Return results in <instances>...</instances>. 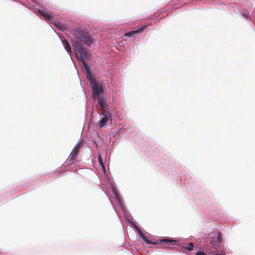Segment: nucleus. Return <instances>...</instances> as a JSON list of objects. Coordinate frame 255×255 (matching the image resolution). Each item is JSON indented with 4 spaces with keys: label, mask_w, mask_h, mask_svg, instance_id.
<instances>
[{
    "label": "nucleus",
    "mask_w": 255,
    "mask_h": 255,
    "mask_svg": "<svg viewBox=\"0 0 255 255\" xmlns=\"http://www.w3.org/2000/svg\"><path fill=\"white\" fill-rule=\"evenodd\" d=\"M73 34L75 38L80 41L85 43L88 46L91 45L93 43L92 37L86 30L80 29H74L73 31Z\"/></svg>",
    "instance_id": "obj_1"
},
{
    "label": "nucleus",
    "mask_w": 255,
    "mask_h": 255,
    "mask_svg": "<svg viewBox=\"0 0 255 255\" xmlns=\"http://www.w3.org/2000/svg\"><path fill=\"white\" fill-rule=\"evenodd\" d=\"M209 243L211 247L217 250L219 244L222 243V234L218 232L217 234L211 233V236L209 238Z\"/></svg>",
    "instance_id": "obj_2"
},
{
    "label": "nucleus",
    "mask_w": 255,
    "mask_h": 255,
    "mask_svg": "<svg viewBox=\"0 0 255 255\" xmlns=\"http://www.w3.org/2000/svg\"><path fill=\"white\" fill-rule=\"evenodd\" d=\"M92 88V96L94 99H96L97 97H100V94L102 93L104 89L102 86L96 81L91 80L90 82Z\"/></svg>",
    "instance_id": "obj_3"
},
{
    "label": "nucleus",
    "mask_w": 255,
    "mask_h": 255,
    "mask_svg": "<svg viewBox=\"0 0 255 255\" xmlns=\"http://www.w3.org/2000/svg\"><path fill=\"white\" fill-rule=\"evenodd\" d=\"M82 146L81 143L77 144L73 149L69 158L67 160V163L69 165L73 164L77 157L80 149Z\"/></svg>",
    "instance_id": "obj_4"
},
{
    "label": "nucleus",
    "mask_w": 255,
    "mask_h": 255,
    "mask_svg": "<svg viewBox=\"0 0 255 255\" xmlns=\"http://www.w3.org/2000/svg\"><path fill=\"white\" fill-rule=\"evenodd\" d=\"M100 116L101 119L99 121L100 127V128H102L105 127L107 122L111 118V114L109 112L106 110H104L103 111H102Z\"/></svg>",
    "instance_id": "obj_5"
},
{
    "label": "nucleus",
    "mask_w": 255,
    "mask_h": 255,
    "mask_svg": "<svg viewBox=\"0 0 255 255\" xmlns=\"http://www.w3.org/2000/svg\"><path fill=\"white\" fill-rule=\"evenodd\" d=\"M160 243H162L161 247L164 248H171V246H175L177 245V241L170 239H162L159 241Z\"/></svg>",
    "instance_id": "obj_6"
},
{
    "label": "nucleus",
    "mask_w": 255,
    "mask_h": 255,
    "mask_svg": "<svg viewBox=\"0 0 255 255\" xmlns=\"http://www.w3.org/2000/svg\"><path fill=\"white\" fill-rule=\"evenodd\" d=\"M147 26L146 25H143L140 27H136L135 28V30H133L130 31L124 34L125 36L126 37H131L134 34H139L141 33L146 27Z\"/></svg>",
    "instance_id": "obj_7"
},
{
    "label": "nucleus",
    "mask_w": 255,
    "mask_h": 255,
    "mask_svg": "<svg viewBox=\"0 0 255 255\" xmlns=\"http://www.w3.org/2000/svg\"><path fill=\"white\" fill-rule=\"evenodd\" d=\"M79 54L81 56V58L83 62H86L85 61L89 58V51L87 49L84 48L82 50L79 52Z\"/></svg>",
    "instance_id": "obj_8"
},
{
    "label": "nucleus",
    "mask_w": 255,
    "mask_h": 255,
    "mask_svg": "<svg viewBox=\"0 0 255 255\" xmlns=\"http://www.w3.org/2000/svg\"><path fill=\"white\" fill-rule=\"evenodd\" d=\"M38 12L43 17L46 21H52V16L51 14H48L47 12L42 10H38Z\"/></svg>",
    "instance_id": "obj_9"
},
{
    "label": "nucleus",
    "mask_w": 255,
    "mask_h": 255,
    "mask_svg": "<svg viewBox=\"0 0 255 255\" xmlns=\"http://www.w3.org/2000/svg\"><path fill=\"white\" fill-rule=\"evenodd\" d=\"M72 44L75 50L78 53L84 48L82 44L77 40L72 41Z\"/></svg>",
    "instance_id": "obj_10"
},
{
    "label": "nucleus",
    "mask_w": 255,
    "mask_h": 255,
    "mask_svg": "<svg viewBox=\"0 0 255 255\" xmlns=\"http://www.w3.org/2000/svg\"><path fill=\"white\" fill-rule=\"evenodd\" d=\"M99 104L100 106L102 111L106 110L105 108L106 106V99L103 96L97 97Z\"/></svg>",
    "instance_id": "obj_11"
},
{
    "label": "nucleus",
    "mask_w": 255,
    "mask_h": 255,
    "mask_svg": "<svg viewBox=\"0 0 255 255\" xmlns=\"http://www.w3.org/2000/svg\"><path fill=\"white\" fill-rule=\"evenodd\" d=\"M83 63V65H84V66L85 68V71L87 74V77L89 79V78H90L91 75V72L90 67H89V65H88V64L86 63V62H84Z\"/></svg>",
    "instance_id": "obj_12"
},
{
    "label": "nucleus",
    "mask_w": 255,
    "mask_h": 255,
    "mask_svg": "<svg viewBox=\"0 0 255 255\" xmlns=\"http://www.w3.org/2000/svg\"><path fill=\"white\" fill-rule=\"evenodd\" d=\"M62 43L66 50L69 54H71V49L69 43L65 39L63 40Z\"/></svg>",
    "instance_id": "obj_13"
},
{
    "label": "nucleus",
    "mask_w": 255,
    "mask_h": 255,
    "mask_svg": "<svg viewBox=\"0 0 255 255\" xmlns=\"http://www.w3.org/2000/svg\"><path fill=\"white\" fill-rule=\"evenodd\" d=\"M194 245L192 243H190L188 244L185 245L184 246V248L186 250H187L188 251H192L193 249Z\"/></svg>",
    "instance_id": "obj_14"
},
{
    "label": "nucleus",
    "mask_w": 255,
    "mask_h": 255,
    "mask_svg": "<svg viewBox=\"0 0 255 255\" xmlns=\"http://www.w3.org/2000/svg\"><path fill=\"white\" fill-rule=\"evenodd\" d=\"M147 244H150V245H156L157 244V243H155L151 241H150L148 239L147 237L146 236H145V235H144L142 238H141Z\"/></svg>",
    "instance_id": "obj_15"
},
{
    "label": "nucleus",
    "mask_w": 255,
    "mask_h": 255,
    "mask_svg": "<svg viewBox=\"0 0 255 255\" xmlns=\"http://www.w3.org/2000/svg\"><path fill=\"white\" fill-rule=\"evenodd\" d=\"M98 161H99V162L100 164L104 168V163L103 162L101 155L100 154L98 155Z\"/></svg>",
    "instance_id": "obj_16"
},
{
    "label": "nucleus",
    "mask_w": 255,
    "mask_h": 255,
    "mask_svg": "<svg viewBox=\"0 0 255 255\" xmlns=\"http://www.w3.org/2000/svg\"><path fill=\"white\" fill-rule=\"evenodd\" d=\"M135 228L137 229L139 235L140 236L141 238H142L144 235L143 233L141 232V231L139 229V228L137 226H135Z\"/></svg>",
    "instance_id": "obj_17"
},
{
    "label": "nucleus",
    "mask_w": 255,
    "mask_h": 255,
    "mask_svg": "<svg viewBox=\"0 0 255 255\" xmlns=\"http://www.w3.org/2000/svg\"><path fill=\"white\" fill-rule=\"evenodd\" d=\"M205 254L201 251L198 252L196 253V255H205Z\"/></svg>",
    "instance_id": "obj_18"
},
{
    "label": "nucleus",
    "mask_w": 255,
    "mask_h": 255,
    "mask_svg": "<svg viewBox=\"0 0 255 255\" xmlns=\"http://www.w3.org/2000/svg\"><path fill=\"white\" fill-rule=\"evenodd\" d=\"M215 255H224V254H216Z\"/></svg>",
    "instance_id": "obj_19"
}]
</instances>
